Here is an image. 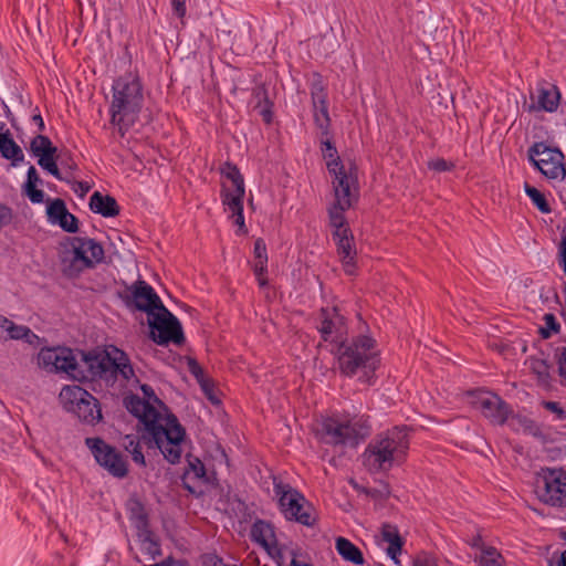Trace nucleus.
<instances>
[{"label":"nucleus","mask_w":566,"mask_h":566,"mask_svg":"<svg viewBox=\"0 0 566 566\" xmlns=\"http://www.w3.org/2000/svg\"><path fill=\"white\" fill-rule=\"evenodd\" d=\"M543 405H544V407L547 410L556 413V419L557 420H565L566 419V412L562 408L559 402H557V401H544Z\"/></svg>","instance_id":"nucleus-56"},{"label":"nucleus","mask_w":566,"mask_h":566,"mask_svg":"<svg viewBox=\"0 0 566 566\" xmlns=\"http://www.w3.org/2000/svg\"><path fill=\"white\" fill-rule=\"evenodd\" d=\"M321 151L323 158L326 160V168L328 172H335L336 170L343 169V164L335 143L333 142V134L327 136L321 135Z\"/></svg>","instance_id":"nucleus-32"},{"label":"nucleus","mask_w":566,"mask_h":566,"mask_svg":"<svg viewBox=\"0 0 566 566\" xmlns=\"http://www.w3.org/2000/svg\"><path fill=\"white\" fill-rule=\"evenodd\" d=\"M187 366L188 371L196 378L198 384L200 382V380L202 381L206 378H208V376H206L205 374L203 368L196 358L187 357Z\"/></svg>","instance_id":"nucleus-53"},{"label":"nucleus","mask_w":566,"mask_h":566,"mask_svg":"<svg viewBox=\"0 0 566 566\" xmlns=\"http://www.w3.org/2000/svg\"><path fill=\"white\" fill-rule=\"evenodd\" d=\"M381 542L386 544L384 547L387 556L396 564L399 565V555L402 548V539L398 528L391 524H384L381 528Z\"/></svg>","instance_id":"nucleus-28"},{"label":"nucleus","mask_w":566,"mask_h":566,"mask_svg":"<svg viewBox=\"0 0 566 566\" xmlns=\"http://www.w3.org/2000/svg\"><path fill=\"white\" fill-rule=\"evenodd\" d=\"M144 101V84L138 72H125L114 78L108 113L120 137L139 119Z\"/></svg>","instance_id":"nucleus-2"},{"label":"nucleus","mask_w":566,"mask_h":566,"mask_svg":"<svg viewBox=\"0 0 566 566\" xmlns=\"http://www.w3.org/2000/svg\"><path fill=\"white\" fill-rule=\"evenodd\" d=\"M253 273L260 287H266L269 285L268 279V263L254 262L252 266Z\"/></svg>","instance_id":"nucleus-50"},{"label":"nucleus","mask_w":566,"mask_h":566,"mask_svg":"<svg viewBox=\"0 0 566 566\" xmlns=\"http://www.w3.org/2000/svg\"><path fill=\"white\" fill-rule=\"evenodd\" d=\"M85 444L95 462L114 478L123 479L128 474V462L120 451L102 438H86Z\"/></svg>","instance_id":"nucleus-10"},{"label":"nucleus","mask_w":566,"mask_h":566,"mask_svg":"<svg viewBox=\"0 0 566 566\" xmlns=\"http://www.w3.org/2000/svg\"><path fill=\"white\" fill-rule=\"evenodd\" d=\"M277 565L279 566H312L305 563L301 555L293 549L286 548L284 552L279 553Z\"/></svg>","instance_id":"nucleus-47"},{"label":"nucleus","mask_w":566,"mask_h":566,"mask_svg":"<svg viewBox=\"0 0 566 566\" xmlns=\"http://www.w3.org/2000/svg\"><path fill=\"white\" fill-rule=\"evenodd\" d=\"M313 119L321 135L327 136L332 132V119L328 112V99H322L312 104Z\"/></svg>","instance_id":"nucleus-33"},{"label":"nucleus","mask_w":566,"mask_h":566,"mask_svg":"<svg viewBox=\"0 0 566 566\" xmlns=\"http://www.w3.org/2000/svg\"><path fill=\"white\" fill-rule=\"evenodd\" d=\"M114 350L116 356L113 357V366L111 368L112 376L108 379L107 386H113L117 381L118 377L125 381H129L135 376L128 355L116 347H114Z\"/></svg>","instance_id":"nucleus-29"},{"label":"nucleus","mask_w":566,"mask_h":566,"mask_svg":"<svg viewBox=\"0 0 566 566\" xmlns=\"http://www.w3.org/2000/svg\"><path fill=\"white\" fill-rule=\"evenodd\" d=\"M543 321L545 326H541L538 329V334L543 339H549L553 335L560 332V324L553 313L544 314Z\"/></svg>","instance_id":"nucleus-45"},{"label":"nucleus","mask_w":566,"mask_h":566,"mask_svg":"<svg viewBox=\"0 0 566 566\" xmlns=\"http://www.w3.org/2000/svg\"><path fill=\"white\" fill-rule=\"evenodd\" d=\"M138 542L140 551L148 555L151 559H155L161 554L159 543L154 538L153 534L148 530H142L138 533Z\"/></svg>","instance_id":"nucleus-40"},{"label":"nucleus","mask_w":566,"mask_h":566,"mask_svg":"<svg viewBox=\"0 0 566 566\" xmlns=\"http://www.w3.org/2000/svg\"><path fill=\"white\" fill-rule=\"evenodd\" d=\"M78 371L75 380L80 382L103 381L106 386L112 376L113 356L106 348L95 347L80 350Z\"/></svg>","instance_id":"nucleus-9"},{"label":"nucleus","mask_w":566,"mask_h":566,"mask_svg":"<svg viewBox=\"0 0 566 566\" xmlns=\"http://www.w3.org/2000/svg\"><path fill=\"white\" fill-rule=\"evenodd\" d=\"M36 113L32 116V122L38 126V130L42 133L45 129L44 120L40 114L39 107H35L34 109Z\"/></svg>","instance_id":"nucleus-63"},{"label":"nucleus","mask_w":566,"mask_h":566,"mask_svg":"<svg viewBox=\"0 0 566 566\" xmlns=\"http://www.w3.org/2000/svg\"><path fill=\"white\" fill-rule=\"evenodd\" d=\"M150 433H154V429H145L138 427L135 434H126L124 438V448L132 454L133 461L139 467H145L146 461L143 453V449H153L151 441H149Z\"/></svg>","instance_id":"nucleus-24"},{"label":"nucleus","mask_w":566,"mask_h":566,"mask_svg":"<svg viewBox=\"0 0 566 566\" xmlns=\"http://www.w3.org/2000/svg\"><path fill=\"white\" fill-rule=\"evenodd\" d=\"M88 206L94 213L104 218H115L120 212V207L113 196L104 195L97 190L92 193Z\"/></svg>","instance_id":"nucleus-27"},{"label":"nucleus","mask_w":566,"mask_h":566,"mask_svg":"<svg viewBox=\"0 0 566 566\" xmlns=\"http://www.w3.org/2000/svg\"><path fill=\"white\" fill-rule=\"evenodd\" d=\"M13 218L12 209L7 205L0 203V230L11 223Z\"/></svg>","instance_id":"nucleus-58"},{"label":"nucleus","mask_w":566,"mask_h":566,"mask_svg":"<svg viewBox=\"0 0 566 566\" xmlns=\"http://www.w3.org/2000/svg\"><path fill=\"white\" fill-rule=\"evenodd\" d=\"M220 174L226 177L230 182L232 188H229L224 182L221 185L220 198L221 202L230 201L231 199H244L245 196V186L244 178L240 172L239 167L231 163L226 161L220 167Z\"/></svg>","instance_id":"nucleus-21"},{"label":"nucleus","mask_w":566,"mask_h":566,"mask_svg":"<svg viewBox=\"0 0 566 566\" xmlns=\"http://www.w3.org/2000/svg\"><path fill=\"white\" fill-rule=\"evenodd\" d=\"M308 81L312 104L322 99H328L327 83L319 72L313 71L308 76Z\"/></svg>","instance_id":"nucleus-38"},{"label":"nucleus","mask_w":566,"mask_h":566,"mask_svg":"<svg viewBox=\"0 0 566 566\" xmlns=\"http://www.w3.org/2000/svg\"><path fill=\"white\" fill-rule=\"evenodd\" d=\"M143 397L130 394L124 398L128 412L138 419V424H180L178 417L155 394L148 384L140 385Z\"/></svg>","instance_id":"nucleus-5"},{"label":"nucleus","mask_w":566,"mask_h":566,"mask_svg":"<svg viewBox=\"0 0 566 566\" xmlns=\"http://www.w3.org/2000/svg\"><path fill=\"white\" fill-rule=\"evenodd\" d=\"M148 317L149 337L159 346L170 343L181 346L186 338L179 319L164 305L153 312Z\"/></svg>","instance_id":"nucleus-8"},{"label":"nucleus","mask_w":566,"mask_h":566,"mask_svg":"<svg viewBox=\"0 0 566 566\" xmlns=\"http://www.w3.org/2000/svg\"><path fill=\"white\" fill-rule=\"evenodd\" d=\"M4 124L0 125L2 129ZM0 154L4 159L12 161V166H17L18 163L23 161L24 155L21 147L14 142L9 129L4 133H0Z\"/></svg>","instance_id":"nucleus-31"},{"label":"nucleus","mask_w":566,"mask_h":566,"mask_svg":"<svg viewBox=\"0 0 566 566\" xmlns=\"http://www.w3.org/2000/svg\"><path fill=\"white\" fill-rule=\"evenodd\" d=\"M57 151H53L50 154L41 155L38 157V165L50 175L55 177L57 180L65 181L66 184H71V177L63 176L61 170L59 169L57 163L60 160Z\"/></svg>","instance_id":"nucleus-36"},{"label":"nucleus","mask_w":566,"mask_h":566,"mask_svg":"<svg viewBox=\"0 0 566 566\" xmlns=\"http://www.w3.org/2000/svg\"><path fill=\"white\" fill-rule=\"evenodd\" d=\"M62 407L86 424L102 420L101 403L91 392L73 385L64 386L59 395Z\"/></svg>","instance_id":"nucleus-7"},{"label":"nucleus","mask_w":566,"mask_h":566,"mask_svg":"<svg viewBox=\"0 0 566 566\" xmlns=\"http://www.w3.org/2000/svg\"><path fill=\"white\" fill-rule=\"evenodd\" d=\"M71 185H73L74 191L77 192L80 197H84L91 190V186L86 181H75L73 179Z\"/></svg>","instance_id":"nucleus-62"},{"label":"nucleus","mask_w":566,"mask_h":566,"mask_svg":"<svg viewBox=\"0 0 566 566\" xmlns=\"http://www.w3.org/2000/svg\"><path fill=\"white\" fill-rule=\"evenodd\" d=\"M557 367L559 377L566 381V346L562 347L557 356Z\"/></svg>","instance_id":"nucleus-60"},{"label":"nucleus","mask_w":566,"mask_h":566,"mask_svg":"<svg viewBox=\"0 0 566 566\" xmlns=\"http://www.w3.org/2000/svg\"><path fill=\"white\" fill-rule=\"evenodd\" d=\"M43 185V180L41 179L38 170L34 166H30L27 171V179L22 185V193L32 202V203H42L44 202V192L39 189V186Z\"/></svg>","instance_id":"nucleus-30"},{"label":"nucleus","mask_w":566,"mask_h":566,"mask_svg":"<svg viewBox=\"0 0 566 566\" xmlns=\"http://www.w3.org/2000/svg\"><path fill=\"white\" fill-rule=\"evenodd\" d=\"M551 365L545 359L531 358V370L536 375L537 380L543 384H548L551 380L549 374Z\"/></svg>","instance_id":"nucleus-46"},{"label":"nucleus","mask_w":566,"mask_h":566,"mask_svg":"<svg viewBox=\"0 0 566 566\" xmlns=\"http://www.w3.org/2000/svg\"><path fill=\"white\" fill-rule=\"evenodd\" d=\"M350 208L353 206L347 200H334L327 207L328 226L332 228V237H339V233L352 230L345 216V212Z\"/></svg>","instance_id":"nucleus-26"},{"label":"nucleus","mask_w":566,"mask_h":566,"mask_svg":"<svg viewBox=\"0 0 566 566\" xmlns=\"http://www.w3.org/2000/svg\"><path fill=\"white\" fill-rule=\"evenodd\" d=\"M524 191L539 212L544 214L552 212V207L544 192L528 182H524Z\"/></svg>","instance_id":"nucleus-41"},{"label":"nucleus","mask_w":566,"mask_h":566,"mask_svg":"<svg viewBox=\"0 0 566 566\" xmlns=\"http://www.w3.org/2000/svg\"><path fill=\"white\" fill-rule=\"evenodd\" d=\"M251 538L275 558L279 557V553L286 549L279 546L274 526L263 520H258L253 523Z\"/></svg>","instance_id":"nucleus-23"},{"label":"nucleus","mask_w":566,"mask_h":566,"mask_svg":"<svg viewBox=\"0 0 566 566\" xmlns=\"http://www.w3.org/2000/svg\"><path fill=\"white\" fill-rule=\"evenodd\" d=\"M231 212L234 218V224L238 227L237 234L245 235L249 230L245 226L244 214H243V199H231L230 201L222 202Z\"/></svg>","instance_id":"nucleus-39"},{"label":"nucleus","mask_w":566,"mask_h":566,"mask_svg":"<svg viewBox=\"0 0 566 566\" xmlns=\"http://www.w3.org/2000/svg\"><path fill=\"white\" fill-rule=\"evenodd\" d=\"M428 168L436 172L451 171L455 168L452 161H448L444 158H437L428 161Z\"/></svg>","instance_id":"nucleus-54"},{"label":"nucleus","mask_w":566,"mask_h":566,"mask_svg":"<svg viewBox=\"0 0 566 566\" xmlns=\"http://www.w3.org/2000/svg\"><path fill=\"white\" fill-rule=\"evenodd\" d=\"M552 146H548L544 142H536L527 149V159L534 167L541 157H545L548 150H552Z\"/></svg>","instance_id":"nucleus-49"},{"label":"nucleus","mask_w":566,"mask_h":566,"mask_svg":"<svg viewBox=\"0 0 566 566\" xmlns=\"http://www.w3.org/2000/svg\"><path fill=\"white\" fill-rule=\"evenodd\" d=\"M369 420L368 416H361L358 420H356V415L349 411L343 412H333L328 416L323 424H367Z\"/></svg>","instance_id":"nucleus-42"},{"label":"nucleus","mask_w":566,"mask_h":566,"mask_svg":"<svg viewBox=\"0 0 566 566\" xmlns=\"http://www.w3.org/2000/svg\"><path fill=\"white\" fill-rule=\"evenodd\" d=\"M30 151L38 158L41 155L43 156L45 154L57 151V147L53 145L52 140L48 136L38 134L30 143Z\"/></svg>","instance_id":"nucleus-43"},{"label":"nucleus","mask_w":566,"mask_h":566,"mask_svg":"<svg viewBox=\"0 0 566 566\" xmlns=\"http://www.w3.org/2000/svg\"><path fill=\"white\" fill-rule=\"evenodd\" d=\"M251 95L255 102L253 108L258 111L265 125H271L274 119V102L269 96L266 83L255 84L251 90Z\"/></svg>","instance_id":"nucleus-25"},{"label":"nucleus","mask_w":566,"mask_h":566,"mask_svg":"<svg viewBox=\"0 0 566 566\" xmlns=\"http://www.w3.org/2000/svg\"><path fill=\"white\" fill-rule=\"evenodd\" d=\"M62 273L67 279L78 277L85 270L104 263L105 251L101 242L87 237H65L61 241Z\"/></svg>","instance_id":"nucleus-4"},{"label":"nucleus","mask_w":566,"mask_h":566,"mask_svg":"<svg viewBox=\"0 0 566 566\" xmlns=\"http://www.w3.org/2000/svg\"><path fill=\"white\" fill-rule=\"evenodd\" d=\"M479 553L475 554L478 566H503L504 560L496 548L484 544H475Z\"/></svg>","instance_id":"nucleus-37"},{"label":"nucleus","mask_w":566,"mask_h":566,"mask_svg":"<svg viewBox=\"0 0 566 566\" xmlns=\"http://www.w3.org/2000/svg\"><path fill=\"white\" fill-rule=\"evenodd\" d=\"M56 373L63 371L75 379L76 373L78 371V360H76L72 350L65 347H57V360H56Z\"/></svg>","instance_id":"nucleus-35"},{"label":"nucleus","mask_w":566,"mask_h":566,"mask_svg":"<svg viewBox=\"0 0 566 566\" xmlns=\"http://www.w3.org/2000/svg\"><path fill=\"white\" fill-rule=\"evenodd\" d=\"M253 259L254 262H269L268 248L263 238H258L254 241Z\"/></svg>","instance_id":"nucleus-51"},{"label":"nucleus","mask_w":566,"mask_h":566,"mask_svg":"<svg viewBox=\"0 0 566 566\" xmlns=\"http://www.w3.org/2000/svg\"><path fill=\"white\" fill-rule=\"evenodd\" d=\"M154 429L148 438L151 441L153 449H158L164 458L175 464L181 459L182 442L185 440V427H144Z\"/></svg>","instance_id":"nucleus-13"},{"label":"nucleus","mask_w":566,"mask_h":566,"mask_svg":"<svg viewBox=\"0 0 566 566\" xmlns=\"http://www.w3.org/2000/svg\"><path fill=\"white\" fill-rule=\"evenodd\" d=\"M558 264L566 275V235H563L558 243Z\"/></svg>","instance_id":"nucleus-59"},{"label":"nucleus","mask_w":566,"mask_h":566,"mask_svg":"<svg viewBox=\"0 0 566 566\" xmlns=\"http://www.w3.org/2000/svg\"><path fill=\"white\" fill-rule=\"evenodd\" d=\"M369 434L368 427H321L315 436L324 443L355 448Z\"/></svg>","instance_id":"nucleus-16"},{"label":"nucleus","mask_w":566,"mask_h":566,"mask_svg":"<svg viewBox=\"0 0 566 566\" xmlns=\"http://www.w3.org/2000/svg\"><path fill=\"white\" fill-rule=\"evenodd\" d=\"M174 14L182 20L187 14L186 0H170Z\"/></svg>","instance_id":"nucleus-57"},{"label":"nucleus","mask_w":566,"mask_h":566,"mask_svg":"<svg viewBox=\"0 0 566 566\" xmlns=\"http://www.w3.org/2000/svg\"><path fill=\"white\" fill-rule=\"evenodd\" d=\"M332 175L333 191L335 200L348 201L354 207L359 201V181L358 167L355 161H350L348 167L329 172Z\"/></svg>","instance_id":"nucleus-15"},{"label":"nucleus","mask_w":566,"mask_h":566,"mask_svg":"<svg viewBox=\"0 0 566 566\" xmlns=\"http://www.w3.org/2000/svg\"><path fill=\"white\" fill-rule=\"evenodd\" d=\"M335 548L340 557L355 565H363L365 559L361 551L349 539L345 537H337Z\"/></svg>","instance_id":"nucleus-34"},{"label":"nucleus","mask_w":566,"mask_h":566,"mask_svg":"<svg viewBox=\"0 0 566 566\" xmlns=\"http://www.w3.org/2000/svg\"><path fill=\"white\" fill-rule=\"evenodd\" d=\"M316 329L321 339L335 345L331 354L337 361L339 374L353 378L358 373V380L374 385L376 370L380 367L379 353L375 350L376 340L369 335L348 338V319L338 305L323 306L317 312Z\"/></svg>","instance_id":"nucleus-1"},{"label":"nucleus","mask_w":566,"mask_h":566,"mask_svg":"<svg viewBox=\"0 0 566 566\" xmlns=\"http://www.w3.org/2000/svg\"><path fill=\"white\" fill-rule=\"evenodd\" d=\"M117 295L128 310L146 313L147 316H151L153 312L164 304L154 287L140 279L125 285Z\"/></svg>","instance_id":"nucleus-11"},{"label":"nucleus","mask_w":566,"mask_h":566,"mask_svg":"<svg viewBox=\"0 0 566 566\" xmlns=\"http://www.w3.org/2000/svg\"><path fill=\"white\" fill-rule=\"evenodd\" d=\"M469 396L472 397V406L492 424H504L513 413L512 407L493 391L475 389L469 391Z\"/></svg>","instance_id":"nucleus-12"},{"label":"nucleus","mask_w":566,"mask_h":566,"mask_svg":"<svg viewBox=\"0 0 566 566\" xmlns=\"http://www.w3.org/2000/svg\"><path fill=\"white\" fill-rule=\"evenodd\" d=\"M8 335L10 339L22 340V338L28 335V326L25 325H17L15 323L11 324Z\"/></svg>","instance_id":"nucleus-55"},{"label":"nucleus","mask_w":566,"mask_h":566,"mask_svg":"<svg viewBox=\"0 0 566 566\" xmlns=\"http://www.w3.org/2000/svg\"><path fill=\"white\" fill-rule=\"evenodd\" d=\"M409 427H391L374 437L361 454L370 473H385L401 465L410 447Z\"/></svg>","instance_id":"nucleus-3"},{"label":"nucleus","mask_w":566,"mask_h":566,"mask_svg":"<svg viewBox=\"0 0 566 566\" xmlns=\"http://www.w3.org/2000/svg\"><path fill=\"white\" fill-rule=\"evenodd\" d=\"M273 492L277 499L280 512L285 520L307 527L315 525L317 520L315 509L298 490L274 476Z\"/></svg>","instance_id":"nucleus-6"},{"label":"nucleus","mask_w":566,"mask_h":566,"mask_svg":"<svg viewBox=\"0 0 566 566\" xmlns=\"http://www.w3.org/2000/svg\"><path fill=\"white\" fill-rule=\"evenodd\" d=\"M412 566H439L436 558L428 555L422 554L415 558Z\"/></svg>","instance_id":"nucleus-61"},{"label":"nucleus","mask_w":566,"mask_h":566,"mask_svg":"<svg viewBox=\"0 0 566 566\" xmlns=\"http://www.w3.org/2000/svg\"><path fill=\"white\" fill-rule=\"evenodd\" d=\"M539 478L543 482L538 491L541 501L552 506L566 507V470L544 468Z\"/></svg>","instance_id":"nucleus-14"},{"label":"nucleus","mask_w":566,"mask_h":566,"mask_svg":"<svg viewBox=\"0 0 566 566\" xmlns=\"http://www.w3.org/2000/svg\"><path fill=\"white\" fill-rule=\"evenodd\" d=\"M60 165L63 169H65V175L71 177V182L75 178L74 172L78 169L77 164L75 163L72 153L69 149H62L59 151Z\"/></svg>","instance_id":"nucleus-48"},{"label":"nucleus","mask_w":566,"mask_h":566,"mask_svg":"<svg viewBox=\"0 0 566 566\" xmlns=\"http://www.w3.org/2000/svg\"><path fill=\"white\" fill-rule=\"evenodd\" d=\"M56 360H57V347L50 348L44 347L38 354V365L39 367L48 370L56 373Z\"/></svg>","instance_id":"nucleus-44"},{"label":"nucleus","mask_w":566,"mask_h":566,"mask_svg":"<svg viewBox=\"0 0 566 566\" xmlns=\"http://www.w3.org/2000/svg\"><path fill=\"white\" fill-rule=\"evenodd\" d=\"M46 203L48 221L59 226L63 231L76 233L80 230L78 218L67 210L66 203L61 198H48Z\"/></svg>","instance_id":"nucleus-18"},{"label":"nucleus","mask_w":566,"mask_h":566,"mask_svg":"<svg viewBox=\"0 0 566 566\" xmlns=\"http://www.w3.org/2000/svg\"><path fill=\"white\" fill-rule=\"evenodd\" d=\"M182 484L185 489L196 495L200 496L205 493V488L209 483L205 464L200 459L195 457L187 458V467L182 474Z\"/></svg>","instance_id":"nucleus-19"},{"label":"nucleus","mask_w":566,"mask_h":566,"mask_svg":"<svg viewBox=\"0 0 566 566\" xmlns=\"http://www.w3.org/2000/svg\"><path fill=\"white\" fill-rule=\"evenodd\" d=\"M530 98L531 104L527 105L528 113H554L560 104L562 94L557 85L546 80H541L537 82L535 91L531 92Z\"/></svg>","instance_id":"nucleus-17"},{"label":"nucleus","mask_w":566,"mask_h":566,"mask_svg":"<svg viewBox=\"0 0 566 566\" xmlns=\"http://www.w3.org/2000/svg\"><path fill=\"white\" fill-rule=\"evenodd\" d=\"M22 340L30 345H38L40 342V337L28 327V335H25Z\"/></svg>","instance_id":"nucleus-64"},{"label":"nucleus","mask_w":566,"mask_h":566,"mask_svg":"<svg viewBox=\"0 0 566 566\" xmlns=\"http://www.w3.org/2000/svg\"><path fill=\"white\" fill-rule=\"evenodd\" d=\"M565 156L558 147L548 150L545 157L538 158L534 166L545 178L549 180L566 178Z\"/></svg>","instance_id":"nucleus-22"},{"label":"nucleus","mask_w":566,"mask_h":566,"mask_svg":"<svg viewBox=\"0 0 566 566\" xmlns=\"http://www.w3.org/2000/svg\"><path fill=\"white\" fill-rule=\"evenodd\" d=\"M199 386L201 390L203 391L205 396L210 400L213 405H220L221 401L219 398H217L214 394V381L212 378L208 377L205 380H200Z\"/></svg>","instance_id":"nucleus-52"},{"label":"nucleus","mask_w":566,"mask_h":566,"mask_svg":"<svg viewBox=\"0 0 566 566\" xmlns=\"http://www.w3.org/2000/svg\"><path fill=\"white\" fill-rule=\"evenodd\" d=\"M333 240L345 274L357 275V248L353 231L339 233V237H333Z\"/></svg>","instance_id":"nucleus-20"}]
</instances>
